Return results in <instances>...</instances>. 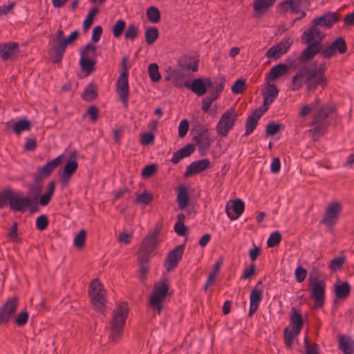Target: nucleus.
<instances>
[{"mask_svg":"<svg viewBox=\"0 0 354 354\" xmlns=\"http://www.w3.org/2000/svg\"><path fill=\"white\" fill-rule=\"evenodd\" d=\"M185 245L181 244L169 252L164 261V267L167 272L173 271L181 261Z\"/></svg>","mask_w":354,"mask_h":354,"instance_id":"dca6fc26","label":"nucleus"},{"mask_svg":"<svg viewBox=\"0 0 354 354\" xmlns=\"http://www.w3.org/2000/svg\"><path fill=\"white\" fill-rule=\"evenodd\" d=\"M158 30L156 27H150L145 32V39L147 44H153L158 37Z\"/></svg>","mask_w":354,"mask_h":354,"instance_id":"79ce46f5","label":"nucleus"},{"mask_svg":"<svg viewBox=\"0 0 354 354\" xmlns=\"http://www.w3.org/2000/svg\"><path fill=\"white\" fill-rule=\"evenodd\" d=\"M288 71V66L285 64H278L274 66L266 74V81L270 82L275 80L283 75Z\"/></svg>","mask_w":354,"mask_h":354,"instance_id":"7c9ffc66","label":"nucleus"},{"mask_svg":"<svg viewBox=\"0 0 354 354\" xmlns=\"http://www.w3.org/2000/svg\"><path fill=\"white\" fill-rule=\"evenodd\" d=\"M238 117L237 113L233 109L226 110L221 115L216 124V131L218 135L225 137L229 131L233 128Z\"/></svg>","mask_w":354,"mask_h":354,"instance_id":"1a4fd4ad","label":"nucleus"},{"mask_svg":"<svg viewBox=\"0 0 354 354\" xmlns=\"http://www.w3.org/2000/svg\"><path fill=\"white\" fill-rule=\"evenodd\" d=\"M98 11H99V10H98L97 7H96V6L92 7L89 10V11L86 15V17L83 22V29L85 31L88 30L92 26L93 21H94V17L97 15Z\"/></svg>","mask_w":354,"mask_h":354,"instance_id":"e433bc0d","label":"nucleus"},{"mask_svg":"<svg viewBox=\"0 0 354 354\" xmlns=\"http://www.w3.org/2000/svg\"><path fill=\"white\" fill-rule=\"evenodd\" d=\"M346 260V258L344 256L335 257L330 261L328 268L330 270L335 272L342 268Z\"/></svg>","mask_w":354,"mask_h":354,"instance_id":"c03bdc74","label":"nucleus"},{"mask_svg":"<svg viewBox=\"0 0 354 354\" xmlns=\"http://www.w3.org/2000/svg\"><path fill=\"white\" fill-rule=\"evenodd\" d=\"M126 26V22L122 19L118 20L113 27V34L116 38L121 36Z\"/></svg>","mask_w":354,"mask_h":354,"instance_id":"864d4df0","label":"nucleus"},{"mask_svg":"<svg viewBox=\"0 0 354 354\" xmlns=\"http://www.w3.org/2000/svg\"><path fill=\"white\" fill-rule=\"evenodd\" d=\"M86 239V232L84 230H81L74 239V245L79 248L84 245Z\"/></svg>","mask_w":354,"mask_h":354,"instance_id":"bf43d9fd","label":"nucleus"},{"mask_svg":"<svg viewBox=\"0 0 354 354\" xmlns=\"http://www.w3.org/2000/svg\"><path fill=\"white\" fill-rule=\"evenodd\" d=\"M290 322L292 327V329L295 331V334H299L303 327L304 320L301 313L295 308H292V310Z\"/></svg>","mask_w":354,"mask_h":354,"instance_id":"72a5a7b5","label":"nucleus"},{"mask_svg":"<svg viewBox=\"0 0 354 354\" xmlns=\"http://www.w3.org/2000/svg\"><path fill=\"white\" fill-rule=\"evenodd\" d=\"M77 153L73 151L70 154V160L66 163L64 167V172L61 174L62 184L66 185L69 182L72 175L77 171L78 163L76 161Z\"/></svg>","mask_w":354,"mask_h":354,"instance_id":"412c9836","label":"nucleus"},{"mask_svg":"<svg viewBox=\"0 0 354 354\" xmlns=\"http://www.w3.org/2000/svg\"><path fill=\"white\" fill-rule=\"evenodd\" d=\"M148 73L151 80L153 82H158L161 78L158 71V66L156 63L149 64L148 68Z\"/></svg>","mask_w":354,"mask_h":354,"instance_id":"37998d69","label":"nucleus"},{"mask_svg":"<svg viewBox=\"0 0 354 354\" xmlns=\"http://www.w3.org/2000/svg\"><path fill=\"white\" fill-rule=\"evenodd\" d=\"M153 195L148 191H145L142 194H138L136 198V202L144 205H149L153 200Z\"/></svg>","mask_w":354,"mask_h":354,"instance_id":"49530a36","label":"nucleus"},{"mask_svg":"<svg viewBox=\"0 0 354 354\" xmlns=\"http://www.w3.org/2000/svg\"><path fill=\"white\" fill-rule=\"evenodd\" d=\"M170 287V281L167 276L163 274L160 280L154 284L152 294L149 298L150 306L160 314L163 309V302L166 299Z\"/></svg>","mask_w":354,"mask_h":354,"instance_id":"39448f33","label":"nucleus"},{"mask_svg":"<svg viewBox=\"0 0 354 354\" xmlns=\"http://www.w3.org/2000/svg\"><path fill=\"white\" fill-rule=\"evenodd\" d=\"M86 113L90 117L91 120L93 122H95L98 119L99 110L97 107L95 105L90 106L87 110Z\"/></svg>","mask_w":354,"mask_h":354,"instance_id":"774afa93","label":"nucleus"},{"mask_svg":"<svg viewBox=\"0 0 354 354\" xmlns=\"http://www.w3.org/2000/svg\"><path fill=\"white\" fill-rule=\"evenodd\" d=\"M333 47L334 51L337 53L338 52L339 54H344L346 52L347 46L345 41V39L343 37L337 38L333 42L330 44Z\"/></svg>","mask_w":354,"mask_h":354,"instance_id":"4c0bfd02","label":"nucleus"},{"mask_svg":"<svg viewBox=\"0 0 354 354\" xmlns=\"http://www.w3.org/2000/svg\"><path fill=\"white\" fill-rule=\"evenodd\" d=\"M88 293L93 306L98 310H102L105 307L106 299L104 297L103 286L97 279L91 282Z\"/></svg>","mask_w":354,"mask_h":354,"instance_id":"9d476101","label":"nucleus"},{"mask_svg":"<svg viewBox=\"0 0 354 354\" xmlns=\"http://www.w3.org/2000/svg\"><path fill=\"white\" fill-rule=\"evenodd\" d=\"M280 6L288 7L292 12H296L301 6V0H286L280 3Z\"/></svg>","mask_w":354,"mask_h":354,"instance_id":"5fc2aeb1","label":"nucleus"},{"mask_svg":"<svg viewBox=\"0 0 354 354\" xmlns=\"http://www.w3.org/2000/svg\"><path fill=\"white\" fill-rule=\"evenodd\" d=\"M63 161L64 156L59 155L44 166L39 167L34 175V181L35 183H40L43 178L49 176L59 165L63 163Z\"/></svg>","mask_w":354,"mask_h":354,"instance_id":"2eb2a0df","label":"nucleus"},{"mask_svg":"<svg viewBox=\"0 0 354 354\" xmlns=\"http://www.w3.org/2000/svg\"><path fill=\"white\" fill-rule=\"evenodd\" d=\"M281 241V235L278 231L271 233L268 241L267 245L269 248H274L278 245Z\"/></svg>","mask_w":354,"mask_h":354,"instance_id":"8fccbe9b","label":"nucleus"},{"mask_svg":"<svg viewBox=\"0 0 354 354\" xmlns=\"http://www.w3.org/2000/svg\"><path fill=\"white\" fill-rule=\"evenodd\" d=\"M129 75L126 73H121L116 82V93L118 95L122 104L124 107L128 106V100L129 95Z\"/></svg>","mask_w":354,"mask_h":354,"instance_id":"a211bd4d","label":"nucleus"},{"mask_svg":"<svg viewBox=\"0 0 354 354\" xmlns=\"http://www.w3.org/2000/svg\"><path fill=\"white\" fill-rule=\"evenodd\" d=\"M28 317V313L26 311H24L17 315L15 322L18 326H23L27 323Z\"/></svg>","mask_w":354,"mask_h":354,"instance_id":"0e129e2a","label":"nucleus"},{"mask_svg":"<svg viewBox=\"0 0 354 354\" xmlns=\"http://www.w3.org/2000/svg\"><path fill=\"white\" fill-rule=\"evenodd\" d=\"M189 122L187 120H183L178 126V136L180 138H184L188 132L189 130Z\"/></svg>","mask_w":354,"mask_h":354,"instance_id":"052dcab7","label":"nucleus"},{"mask_svg":"<svg viewBox=\"0 0 354 354\" xmlns=\"http://www.w3.org/2000/svg\"><path fill=\"white\" fill-rule=\"evenodd\" d=\"M342 212V205L339 202H333L326 207L320 223L327 227H331L337 222Z\"/></svg>","mask_w":354,"mask_h":354,"instance_id":"f8f14e48","label":"nucleus"},{"mask_svg":"<svg viewBox=\"0 0 354 354\" xmlns=\"http://www.w3.org/2000/svg\"><path fill=\"white\" fill-rule=\"evenodd\" d=\"M301 39L304 44L308 46L297 59L300 64H306L319 53H321L325 59H329L336 54L330 45L324 47L322 44L324 39H319L318 37H315L310 42L307 41L308 38H301Z\"/></svg>","mask_w":354,"mask_h":354,"instance_id":"20e7f679","label":"nucleus"},{"mask_svg":"<svg viewBox=\"0 0 354 354\" xmlns=\"http://www.w3.org/2000/svg\"><path fill=\"white\" fill-rule=\"evenodd\" d=\"M18 44L16 42H7L0 44V57L3 61L12 60L17 55Z\"/></svg>","mask_w":354,"mask_h":354,"instance_id":"393cba45","label":"nucleus"},{"mask_svg":"<svg viewBox=\"0 0 354 354\" xmlns=\"http://www.w3.org/2000/svg\"><path fill=\"white\" fill-rule=\"evenodd\" d=\"M225 80L221 77L216 81V85L213 89L209 91V95L202 99L201 109L207 112L214 101L217 100L224 89Z\"/></svg>","mask_w":354,"mask_h":354,"instance_id":"f3484780","label":"nucleus"},{"mask_svg":"<svg viewBox=\"0 0 354 354\" xmlns=\"http://www.w3.org/2000/svg\"><path fill=\"white\" fill-rule=\"evenodd\" d=\"M67 46L68 44L65 39H53L52 50L54 55V62L58 63L61 62Z\"/></svg>","mask_w":354,"mask_h":354,"instance_id":"c85d7f7f","label":"nucleus"},{"mask_svg":"<svg viewBox=\"0 0 354 354\" xmlns=\"http://www.w3.org/2000/svg\"><path fill=\"white\" fill-rule=\"evenodd\" d=\"M49 221L47 216L42 214L36 218L35 225L37 230L44 231L48 225Z\"/></svg>","mask_w":354,"mask_h":354,"instance_id":"6e6d98bb","label":"nucleus"},{"mask_svg":"<svg viewBox=\"0 0 354 354\" xmlns=\"http://www.w3.org/2000/svg\"><path fill=\"white\" fill-rule=\"evenodd\" d=\"M281 124L277 123H269L266 126V133L267 136H274L280 130Z\"/></svg>","mask_w":354,"mask_h":354,"instance_id":"e2e57ef3","label":"nucleus"},{"mask_svg":"<svg viewBox=\"0 0 354 354\" xmlns=\"http://www.w3.org/2000/svg\"><path fill=\"white\" fill-rule=\"evenodd\" d=\"M265 113L266 112L260 109H255L252 113L248 117L245 123V132L244 136H248L254 132L258 124L259 120Z\"/></svg>","mask_w":354,"mask_h":354,"instance_id":"cd10ccee","label":"nucleus"},{"mask_svg":"<svg viewBox=\"0 0 354 354\" xmlns=\"http://www.w3.org/2000/svg\"><path fill=\"white\" fill-rule=\"evenodd\" d=\"M215 85L216 81L214 82L210 78L203 77L194 79L192 82L185 81L183 84L185 87L191 90L198 96H203L207 93L208 88L213 89Z\"/></svg>","mask_w":354,"mask_h":354,"instance_id":"9b49d317","label":"nucleus"},{"mask_svg":"<svg viewBox=\"0 0 354 354\" xmlns=\"http://www.w3.org/2000/svg\"><path fill=\"white\" fill-rule=\"evenodd\" d=\"M194 150L195 145L193 144H188L178 151L182 156H183L184 158L190 156L191 154L194 153Z\"/></svg>","mask_w":354,"mask_h":354,"instance_id":"338daca9","label":"nucleus"},{"mask_svg":"<svg viewBox=\"0 0 354 354\" xmlns=\"http://www.w3.org/2000/svg\"><path fill=\"white\" fill-rule=\"evenodd\" d=\"M338 347L343 354L354 353V339L351 336L341 335L338 338Z\"/></svg>","mask_w":354,"mask_h":354,"instance_id":"c756f323","label":"nucleus"},{"mask_svg":"<svg viewBox=\"0 0 354 354\" xmlns=\"http://www.w3.org/2000/svg\"><path fill=\"white\" fill-rule=\"evenodd\" d=\"M158 244L157 236L156 234H151L143 240L140 246L153 253Z\"/></svg>","mask_w":354,"mask_h":354,"instance_id":"c9c22d12","label":"nucleus"},{"mask_svg":"<svg viewBox=\"0 0 354 354\" xmlns=\"http://www.w3.org/2000/svg\"><path fill=\"white\" fill-rule=\"evenodd\" d=\"M245 88V81L243 79H238L232 86V91L234 94L242 93Z\"/></svg>","mask_w":354,"mask_h":354,"instance_id":"13d9d810","label":"nucleus"},{"mask_svg":"<svg viewBox=\"0 0 354 354\" xmlns=\"http://www.w3.org/2000/svg\"><path fill=\"white\" fill-rule=\"evenodd\" d=\"M177 202L180 209H183L189 203V195L187 188L184 185H180L177 188Z\"/></svg>","mask_w":354,"mask_h":354,"instance_id":"2f4dec72","label":"nucleus"},{"mask_svg":"<svg viewBox=\"0 0 354 354\" xmlns=\"http://www.w3.org/2000/svg\"><path fill=\"white\" fill-rule=\"evenodd\" d=\"M138 33V28L134 24H130L128 26L125 33H124V39L126 40L133 41Z\"/></svg>","mask_w":354,"mask_h":354,"instance_id":"603ef678","label":"nucleus"},{"mask_svg":"<svg viewBox=\"0 0 354 354\" xmlns=\"http://www.w3.org/2000/svg\"><path fill=\"white\" fill-rule=\"evenodd\" d=\"M324 73V64L318 67L314 62L310 66L303 67L293 76L291 89L294 91L300 89L304 84V77H306L304 82L308 91H314L319 86L324 88L327 84Z\"/></svg>","mask_w":354,"mask_h":354,"instance_id":"f257e3e1","label":"nucleus"},{"mask_svg":"<svg viewBox=\"0 0 354 354\" xmlns=\"http://www.w3.org/2000/svg\"><path fill=\"white\" fill-rule=\"evenodd\" d=\"M32 205L30 197H21V193L14 192L10 207L14 212H24Z\"/></svg>","mask_w":354,"mask_h":354,"instance_id":"b1692460","label":"nucleus"},{"mask_svg":"<svg viewBox=\"0 0 354 354\" xmlns=\"http://www.w3.org/2000/svg\"><path fill=\"white\" fill-rule=\"evenodd\" d=\"M128 315L129 308L127 303L120 304L115 308L108 326L110 341L117 342L121 339Z\"/></svg>","mask_w":354,"mask_h":354,"instance_id":"7ed1b4c3","label":"nucleus"},{"mask_svg":"<svg viewBox=\"0 0 354 354\" xmlns=\"http://www.w3.org/2000/svg\"><path fill=\"white\" fill-rule=\"evenodd\" d=\"M334 288L335 297L339 299H344L347 298L351 291V287L347 281H343L340 283H335L334 285Z\"/></svg>","mask_w":354,"mask_h":354,"instance_id":"473e14b6","label":"nucleus"},{"mask_svg":"<svg viewBox=\"0 0 354 354\" xmlns=\"http://www.w3.org/2000/svg\"><path fill=\"white\" fill-rule=\"evenodd\" d=\"M148 20L151 23H158L160 20V12L158 8L151 6L146 12Z\"/></svg>","mask_w":354,"mask_h":354,"instance_id":"a19ab883","label":"nucleus"},{"mask_svg":"<svg viewBox=\"0 0 354 354\" xmlns=\"http://www.w3.org/2000/svg\"><path fill=\"white\" fill-rule=\"evenodd\" d=\"M304 354H319V346L316 343L310 344L307 338L304 339Z\"/></svg>","mask_w":354,"mask_h":354,"instance_id":"3c124183","label":"nucleus"},{"mask_svg":"<svg viewBox=\"0 0 354 354\" xmlns=\"http://www.w3.org/2000/svg\"><path fill=\"white\" fill-rule=\"evenodd\" d=\"M298 334H295V331L292 330H290L288 328H286L283 331V335H284V342L286 344V346L290 349L292 347V342L295 336L297 335Z\"/></svg>","mask_w":354,"mask_h":354,"instance_id":"a18cd8bd","label":"nucleus"},{"mask_svg":"<svg viewBox=\"0 0 354 354\" xmlns=\"http://www.w3.org/2000/svg\"><path fill=\"white\" fill-rule=\"evenodd\" d=\"M97 97V88L93 83L89 84L85 88L82 95V98L86 102H92Z\"/></svg>","mask_w":354,"mask_h":354,"instance_id":"f704fd0d","label":"nucleus"},{"mask_svg":"<svg viewBox=\"0 0 354 354\" xmlns=\"http://www.w3.org/2000/svg\"><path fill=\"white\" fill-rule=\"evenodd\" d=\"M19 306L17 298L8 299L0 308V324H7L15 315Z\"/></svg>","mask_w":354,"mask_h":354,"instance_id":"6ab92c4d","label":"nucleus"},{"mask_svg":"<svg viewBox=\"0 0 354 354\" xmlns=\"http://www.w3.org/2000/svg\"><path fill=\"white\" fill-rule=\"evenodd\" d=\"M295 274L297 281L301 283L306 279L307 276V270L301 266H299L296 268Z\"/></svg>","mask_w":354,"mask_h":354,"instance_id":"680f3d73","label":"nucleus"},{"mask_svg":"<svg viewBox=\"0 0 354 354\" xmlns=\"http://www.w3.org/2000/svg\"><path fill=\"white\" fill-rule=\"evenodd\" d=\"M292 45V42L288 39H282L279 43L272 46L266 52V57L268 58H274L277 59L282 55L286 53Z\"/></svg>","mask_w":354,"mask_h":354,"instance_id":"4be33fe9","label":"nucleus"},{"mask_svg":"<svg viewBox=\"0 0 354 354\" xmlns=\"http://www.w3.org/2000/svg\"><path fill=\"white\" fill-rule=\"evenodd\" d=\"M152 255V252L143 248L142 247H140L138 251V262H149L150 257Z\"/></svg>","mask_w":354,"mask_h":354,"instance_id":"4d7b16f0","label":"nucleus"},{"mask_svg":"<svg viewBox=\"0 0 354 354\" xmlns=\"http://www.w3.org/2000/svg\"><path fill=\"white\" fill-rule=\"evenodd\" d=\"M279 94V89L274 84H270L267 82V86L263 93V106L260 108L264 112L268 110V106L270 105L277 97Z\"/></svg>","mask_w":354,"mask_h":354,"instance_id":"5701e85b","label":"nucleus"},{"mask_svg":"<svg viewBox=\"0 0 354 354\" xmlns=\"http://www.w3.org/2000/svg\"><path fill=\"white\" fill-rule=\"evenodd\" d=\"M97 48L92 43H88L84 48L80 50V66L81 69L86 73H91L95 69L96 61Z\"/></svg>","mask_w":354,"mask_h":354,"instance_id":"6e6552de","label":"nucleus"},{"mask_svg":"<svg viewBox=\"0 0 354 354\" xmlns=\"http://www.w3.org/2000/svg\"><path fill=\"white\" fill-rule=\"evenodd\" d=\"M41 188L40 183L35 182V184L32 185L28 190V197H30L32 201H37L41 192Z\"/></svg>","mask_w":354,"mask_h":354,"instance_id":"ea45409f","label":"nucleus"},{"mask_svg":"<svg viewBox=\"0 0 354 354\" xmlns=\"http://www.w3.org/2000/svg\"><path fill=\"white\" fill-rule=\"evenodd\" d=\"M275 0H256L254 1V10L255 12H260L263 8L271 6Z\"/></svg>","mask_w":354,"mask_h":354,"instance_id":"09e8293b","label":"nucleus"},{"mask_svg":"<svg viewBox=\"0 0 354 354\" xmlns=\"http://www.w3.org/2000/svg\"><path fill=\"white\" fill-rule=\"evenodd\" d=\"M335 111V108L330 105L322 106L319 111L313 115L311 125L314 126L313 137L319 138L323 135L326 129L329 127L328 117Z\"/></svg>","mask_w":354,"mask_h":354,"instance_id":"423d86ee","label":"nucleus"},{"mask_svg":"<svg viewBox=\"0 0 354 354\" xmlns=\"http://www.w3.org/2000/svg\"><path fill=\"white\" fill-rule=\"evenodd\" d=\"M63 161L64 156L59 155L44 166L39 167L34 175V181L35 183H40L43 178L49 176L59 165L63 163Z\"/></svg>","mask_w":354,"mask_h":354,"instance_id":"4468645a","label":"nucleus"},{"mask_svg":"<svg viewBox=\"0 0 354 354\" xmlns=\"http://www.w3.org/2000/svg\"><path fill=\"white\" fill-rule=\"evenodd\" d=\"M157 170L156 165H149L144 167L142 171V176L143 178H147L151 177L155 174Z\"/></svg>","mask_w":354,"mask_h":354,"instance_id":"69168bd1","label":"nucleus"},{"mask_svg":"<svg viewBox=\"0 0 354 354\" xmlns=\"http://www.w3.org/2000/svg\"><path fill=\"white\" fill-rule=\"evenodd\" d=\"M340 19L341 15L338 11L327 12L322 16L315 17L311 21L309 28L303 32L301 38H308V42H310L315 37H318L319 39H324L326 35L322 32L320 28L329 29Z\"/></svg>","mask_w":354,"mask_h":354,"instance_id":"f03ea898","label":"nucleus"},{"mask_svg":"<svg viewBox=\"0 0 354 354\" xmlns=\"http://www.w3.org/2000/svg\"><path fill=\"white\" fill-rule=\"evenodd\" d=\"M263 282L259 281L252 289L250 295V310L248 317H252L257 310L263 299Z\"/></svg>","mask_w":354,"mask_h":354,"instance_id":"aec40b11","label":"nucleus"},{"mask_svg":"<svg viewBox=\"0 0 354 354\" xmlns=\"http://www.w3.org/2000/svg\"><path fill=\"white\" fill-rule=\"evenodd\" d=\"M244 209V202L241 199H236L232 202V205L229 204L226 205L225 212L230 220H236L243 213Z\"/></svg>","mask_w":354,"mask_h":354,"instance_id":"bb28decb","label":"nucleus"},{"mask_svg":"<svg viewBox=\"0 0 354 354\" xmlns=\"http://www.w3.org/2000/svg\"><path fill=\"white\" fill-rule=\"evenodd\" d=\"M308 286L311 292L310 297L315 300L313 308H321L325 303L326 281L317 277H310L308 279Z\"/></svg>","mask_w":354,"mask_h":354,"instance_id":"0eeeda50","label":"nucleus"},{"mask_svg":"<svg viewBox=\"0 0 354 354\" xmlns=\"http://www.w3.org/2000/svg\"><path fill=\"white\" fill-rule=\"evenodd\" d=\"M14 192L11 189H6L1 192H0V207H3L9 201H12V198L13 197Z\"/></svg>","mask_w":354,"mask_h":354,"instance_id":"de8ad7c7","label":"nucleus"},{"mask_svg":"<svg viewBox=\"0 0 354 354\" xmlns=\"http://www.w3.org/2000/svg\"><path fill=\"white\" fill-rule=\"evenodd\" d=\"M196 135L193 138V140L198 146L199 151L202 155H204L211 146L212 140L210 138L208 129L201 124L195 127Z\"/></svg>","mask_w":354,"mask_h":354,"instance_id":"ddd939ff","label":"nucleus"},{"mask_svg":"<svg viewBox=\"0 0 354 354\" xmlns=\"http://www.w3.org/2000/svg\"><path fill=\"white\" fill-rule=\"evenodd\" d=\"M210 166V161L208 159H202L192 162L186 168L184 174L185 177H189L199 174Z\"/></svg>","mask_w":354,"mask_h":354,"instance_id":"a878e982","label":"nucleus"},{"mask_svg":"<svg viewBox=\"0 0 354 354\" xmlns=\"http://www.w3.org/2000/svg\"><path fill=\"white\" fill-rule=\"evenodd\" d=\"M31 124L27 120H19L13 125L12 129L16 134H20L22 131H28L30 129Z\"/></svg>","mask_w":354,"mask_h":354,"instance_id":"58836bf2","label":"nucleus"}]
</instances>
